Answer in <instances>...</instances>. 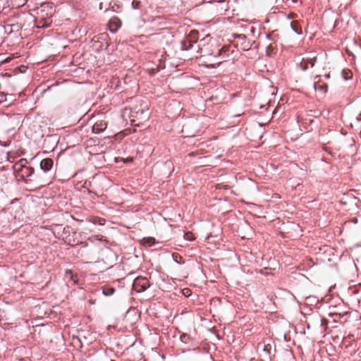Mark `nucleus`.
<instances>
[{
	"instance_id": "nucleus-1",
	"label": "nucleus",
	"mask_w": 361,
	"mask_h": 361,
	"mask_svg": "<svg viewBox=\"0 0 361 361\" xmlns=\"http://www.w3.org/2000/svg\"><path fill=\"white\" fill-rule=\"evenodd\" d=\"M54 12L53 7L49 4H43L37 8L36 9V26L39 28L48 27L51 23L50 18Z\"/></svg>"
},
{
	"instance_id": "nucleus-2",
	"label": "nucleus",
	"mask_w": 361,
	"mask_h": 361,
	"mask_svg": "<svg viewBox=\"0 0 361 361\" xmlns=\"http://www.w3.org/2000/svg\"><path fill=\"white\" fill-rule=\"evenodd\" d=\"M133 286L137 292H142L149 286V282L145 278L138 277L135 279Z\"/></svg>"
},
{
	"instance_id": "nucleus-3",
	"label": "nucleus",
	"mask_w": 361,
	"mask_h": 361,
	"mask_svg": "<svg viewBox=\"0 0 361 361\" xmlns=\"http://www.w3.org/2000/svg\"><path fill=\"white\" fill-rule=\"evenodd\" d=\"M198 39V33L197 31L192 30L190 32V34L187 37V40L188 42V46H185L186 42H182V49L183 50H188L191 47L192 43H195L197 42Z\"/></svg>"
},
{
	"instance_id": "nucleus-4",
	"label": "nucleus",
	"mask_w": 361,
	"mask_h": 361,
	"mask_svg": "<svg viewBox=\"0 0 361 361\" xmlns=\"http://www.w3.org/2000/svg\"><path fill=\"white\" fill-rule=\"evenodd\" d=\"M106 126L107 124L106 122L103 121H97L92 126V132L94 133H99L104 131L106 129Z\"/></svg>"
},
{
	"instance_id": "nucleus-5",
	"label": "nucleus",
	"mask_w": 361,
	"mask_h": 361,
	"mask_svg": "<svg viewBox=\"0 0 361 361\" xmlns=\"http://www.w3.org/2000/svg\"><path fill=\"white\" fill-rule=\"evenodd\" d=\"M121 25V20L117 17H113L110 19L109 23V30L111 32H116Z\"/></svg>"
},
{
	"instance_id": "nucleus-6",
	"label": "nucleus",
	"mask_w": 361,
	"mask_h": 361,
	"mask_svg": "<svg viewBox=\"0 0 361 361\" xmlns=\"http://www.w3.org/2000/svg\"><path fill=\"white\" fill-rule=\"evenodd\" d=\"M317 61L316 56L309 57L307 59H303L301 62V67L303 71H306L307 69V64L310 63L311 67H314V63Z\"/></svg>"
},
{
	"instance_id": "nucleus-7",
	"label": "nucleus",
	"mask_w": 361,
	"mask_h": 361,
	"mask_svg": "<svg viewBox=\"0 0 361 361\" xmlns=\"http://www.w3.org/2000/svg\"><path fill=\"white\" fill-rule=\"evenodd\" d=\"M53 166V161L51 159H44L41 161L40 167L44 171H49Z\"/></svg>"
},
{
	"instance_id": "nucleus-8",
	"label": "nucleus",
	"mask_w": 361,
	"mask_h": 361,
	"mask_svg": "<svg viewBox=\"0 0 361 361\" xmlns=\"http://www.w3.org/2000/svg\"><path fill=\"white\" fill-rule=\"evenodd\" d=\"M155 243V240L154 238L152 237H147L144 238L140 240V243L142 245L150 247L152 245H154Z\"/></svg>"
},
{
	"instance_id": "nucleus-9",
	"label": "nucleus",
	"mask_w": 361,
	"mask_h": 361,
	"mask_svg": "<svg viewBox=\"0 0 361 361\" xmlns=\"http://www.w3.org/2000/svg\"><path fill=\"white\" fill-rule=\"evenodd\" d=\"M290 26H291L293 30L298 35H300L302 33L301 27L298 21H296V20L292 21L290 23Z\"/></svg>"
},
{
	"instance_id": "nucleus-10",
	"label": "nucleus",
	"mask_w": 361,
	"mask_h": 361,
	"mask_svg": "<svg viewBox=\"0 0 361 361\" xmlns=\"http://www.w3.org/2000/svg\"><path fill=\"white\" fill-rule=\"evenodd\" d=\"M314 89L316 90L321 91L323 93H326L327 92L328 86L326 84H321L318 82L314 83Z\"/></svg>"
},
{
	"instance_id": "nucleus-11",
	"label": "nucleus",
	"mask_w": 361,
	"mask_h": 361,
	"mask_svg": "<svg viewBox=\"0 0 361 361\" xmlns=\"http://www.w3.org/2000/svg\"><path fill=\"white\" fill-rule=\"evenodd\" d=\"M102 292H103L104 295H105L106 296H109V295H111L114 294V289L109 286H104V287H103Z\"/></svg>"
},
{
	"instance_id": "nucleus-12",
	"label": "nucleus",
	"mask_w": 361,
	"mask_h": 361,
	"mask_svg": "<svg viewBox=\"0 0 361 361\" xmlns=\"http://www.w3.org/2000/svg\"><path fill=\"white\" fill-rule=\"evenodd\" d=\"M140 115L139 118L140 119H147L148 118V114L147 110H145L144 109H140Z\"/></svg>"
},
{
	"instance_id": "nucleus-13",
	"label": "nucleus",
	"mask_w": 361,
	"mask_h": 361,
	"mask_svg": "<svg viewBox=\"0 0 361 361\" xmlns=\"http://www.w3.org/2000/svg\"><path fill=\"white\" fill-rule=\"evenodd\" d=\"M184 238L187 240H193L195 239V237L193 236V234L190 232H187L184 235Z\"/></svg>"
},
{
	"instance_id": "nucleus-14",
	"label": "nucleus",
	"mask_w": 361,
	"mask_h": 361,
	"mask_svg": "<svg viewBox=\"0 0 361 361\" xmlns=\"http://www.w3.org/2000/svg\"><path fill=\"white\" fill-rule=\"evenodd\" d=\"M13 4L19 7V6H21L23 5H24V4L26 2L27 0H11Z\"/></svg>"
},
{
	"instance_id": "nucleus-15",
	"label": "nucleus",
	"mask_w": 361,
	"mask_h": 361,
	"mask_svg": "<svg viewBox=\"0 0 361 361\" xmlns=\"http://www.w3.org/2000/svg\"><path fill=\"white\" fill-rule=\"evenodd\" d=\"M173 257L174 260H175L176 262H178V263H182V262H181L182 257H181L180 255H177V254H173Z\"/></svg>"
},
{
	"instance_id": "nucleus-16",
	"label": "nucleus",
	"mask_w": 361,
	"mask_h": 361,
	"mask_svg": "<svg viewBox=\"0 0 361 361\" xmlns=\"http://www.w3.org/2000/svg\"><path fill=\"white\" fill-rule=\"evenodd\" d=\"M66 276L67 279H72L74 283L75 282L73 280V274L71 271H67L66 273Z\"/></svg>"
},
{
	"instance_id": "nucleus-17",
	"label": "nucleus",
	"mask_w": 361,
	"mask_h": 361,
	"mask_svg": "<svg viewBox=\"0 0 361 361\" xmlns=\"http://www.w3.org/2000/svg\"><path fill=\"white\" fill-rule=\"evenodd\" d=\"M139 5H140V1H137V0H133V2H132V6L133 8L136 9L139 7Z\"/></svg>"
},
{
	"instance_id": "nucleus-18",
	"label": "nucleus",
	"mask_w": 361,
	"mask_h": 361,
	"mask_svg": "<svg viewBox=\"0 0 361 361\" xmlns=\"http://www.w3.org/2000/svg\"><path fill=\"white\" fill-rule=\"evenodd\" d=\"M183 294L185 295H190V290L188 288H185L183 290Z\"/></svg>"
},
{
	"instance_id": "nucleus-19",
	"label": "nucleus",
	"mask_w": 361,
	"mask_h": 361,
	"mask_svg": "<svg viewBox=\"0 0 361 361\" xmlns=\"http://www.w3.org/2000/svg\"><path fill=\"white\" fill-rule=\"evenodd\" d=\"M27 171L29 172L27 173V176H30L33 173V170L32 169H26Z\"/></svg>"
},
{
	"instance_id": "nucleus-20",
	"label": "nucleus",
	"mask_w": 361,
	"mask_h": 361,
	"mask_svg": "<svg viewBox=\"0 0 361 361\" xmlns=\"http://www.w3.org/2000/svg\"><path fill=\"white\" fill-rule=\"evenodd\" d=\"M0 97H1V98H0V102H4V101H5V100H6V99H3L4 96H0Z\"/></svg>"
},
{
	"instance_id": "nucleus-21",
	"label": "nucleus",
	"mask_w": 361,
	"mask_h": 361,
	"mask_svg": "<svg viewBox=\"0 0 361 361\" xmlns=\"http://www.w3.org/2000/svg\"><path fill=\"white\" fill-rule=\"evenodd\" d=\"M183 42H185V46H188V42L187 40V38L185 40H183Z\"/></svg>"
},
{
	"instance_id": "nucleus-22",
	"label": "nucleus",
	"mask_w": 361,
	"mask_h": 361,
	"mask_svg": "<svg viewBox=\"0 0 361 361\" xmlns=\"http://www.w3.org/2000/svg\"><path fill=\"white\" fill-rule=\"evenodd\" d=\"M183 338H184V339H186L185 335H183V336L181 337V339H182V340H183Z\"/></svg>"
},
{
	"instance_id": "nucleus-23",
	"label": "nucleus",
	"mask_w": 361,
	"mask_h": 361,
	"mask_svg": "<svg viewBox=\"0 0 361 361\" xmlns=\"http://www.w3.org/2000/svg\"><path fill=\"white\" fill-rule=\"evenodd\" d=\"M183 338H184V339H186L185 335H183V336L181 337V339H182V340H183Z\"/></svg>"
}]
</instances>
